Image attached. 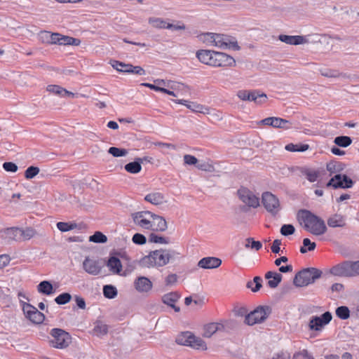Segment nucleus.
<instances>
[{
	"label": "nucleus",
	"mask_w": 359,
	"mask_h": 359,
	"mask_svg": "<svg viewBox=\"0 0 359 359\" xmlns=\"http://www.w3.org/2000/svg\"><path fill=\"white\" fill-rule=\"evenodd\" d=\"M346 168V165L340 161H332L327 163L326 169L330 175L335 174L327 183V187L337 189L351 188L354 184L353 181L346 175L340 174Z\"/></svg>",
	"instance_id": "1"
},
{
	"label": "nucleus",
	"mask_w": 359,
	"mask_h": 359,
	"mask_svg": "<svg viewBox=\"0 0 359 359\" xmlns=\"http://www.w3.org/2000/svg\"><path fill=\"white\" fill-rule=\"evenodd\" d=\"M298 219L304 228L315 236H321L327 231V226L323 219L307 210L299 211Z\"/></svg>",
	"instance_id": "2"
},
{
	"label": "nucleus",
	"mask_w": 359,
	"mask_h": 359,
	"mask_svg": "<svg viewBox=\"0 0 359 359\" xmlns=\"http://www.w3.org/2000/svg\"><path fill=\"white\" fill-rule=\"evenodd\" d=\"M176 251L172 250H157L151 252L139 261L142 267L150 268L153 266H163L178 255Z\"/></svg>",
	"instance_id": "3"
},
{
	"label": "nucleus",
	"mask_w": 359,
	"mask_h": 359,
	"mask_svg": "<svg viewBox=\"0 0 359 359\" xmlns=\"http://www.w3.org/2000/svg\"><path fill=\"white\" fill-rule=\"evenodd\" d=\"M322 271L316 268H309L298 272L294 278V284L297 287H304L313 283L320 278Z\"/></svg>",
	"instance_id": "4"
},
{
	"label": "nucleus",
	"mask_w": 359,
	"mask_h": 359,
	"mask_svg": "<svg viewBox=\"0 0 359 359\" xmlns=\"http://www.w3.org/2000/svg\"><path fill=\"white\" fill-rule=\"evenodd\" d=\"M176 342L183 346H189L196 349L206 350L207 346L205 341L200 337L194 336L189 332H185L178 335Z\"/></svg>",
	"instance_id": "5"
},
{
	"label": "nucleus",
	"mask_w": 359,
	"mask_h": 359,
	"mask_svg": "<svg viewBox=\"0 0 359 359\" xmlns=\"http://www.w3.org/2000/svg\"><path fill=\"white\" fill-rule=\"evenodd\" d=\"M52 339L50 345L56 348H64L71 343V336L68 332L60 328H53L50 331Z\"/></svg>",
	"instance_id": "6"
},
{
	"label": "nucleus",
	"mask_w": 359,
	"mask_h": 359,
	"mask_svg": "<svg viewBox=\"0 0 359 359\" xmlns=\"http://www.w3.org/2000/svg\"><path fill=\"white\" fill-rule=\"evenodd\" d=\"M271 313V309L267 306H259L245 316V323L249 325L264 322Z\"/></svg>",
	"instance_id": "7"
},
{
	"label": "nucleus",
	"mask_w": 359,
	"mask_h": 359,
	"mask_svg": "<svg viewBox=\"0 0 359 359\" xmlns=\"http://www.w3.org/2000/svg\"><path fill=\"white\" fill-rule=\"evenodd\" d=\"M237 96L241 100L254 102L257 104H263L267 100V96L265 93L257 90H241L238 91Z\"/></svg>",
	"instance_id": "8"
},
{
	"label": "nucleus",
	"mask_w": 359,
	"mask_h": 359,
	"mask_svg": "<svg viewBox=\"0 0 359 359\" xmlns=\"http://www.w3.org/2000/svg\"><path fill=\"white\" fill-rule=\"evenodd\" d=\"M262 202L266 210L272 215H276L280 210L279 199L271 192L262 194Z\"/></svg>",
	"instance_id": "9"
},
{
	"label": "nucleus",
	"mask_w": 359,
	"mask_h": 359,
	"mask_svg": "<svg viewBox=\"0 0 359 359\" xmlns=\"http://www.w3.org/2000/svg\"><path fill=\"white\" fill-rule=\"evenodd\" d=\"M22 304V311L30 321L36 324H40L43 323L45 319V316L37 310L34 306L27 304L20 300Z\"/></svg>",
	"instance_id": "10"
},
{
	"label": "nucleus",
	"mask_w": 359,
	"mask_h": 359,
	"mask_svg": "<svg viewBox=\"0 0 359 359\" xmlns=\"http://www.w3.org/2000/svg\"><path fill=\"white\" fill-rule=\"evenodd\" d=\"M134 224L144 229L150 230L151 212V211H139L131 215Z\"/></svg>",
	"instance_id": "11"
},
{
	"label": "nucleus",
	"mask_w": 359,
	"mask_h": 359,
	"mask_svg": "<svg viewBox=\"0 0 359 359\" xmlns=\"http://www.w3.org/2000/svg\"><path fill=\"white\" fill-rule=\"evenodd\" d=\"M214 43L213 46L222 48V49H233L238 50L240 46L235 40H231L228 36L215 33V37L213 39Z\"/></svg>",
	"instance_id": "12"
},
{
	"label": "nucleus",
	"mask_w": 359,
	"mask_h": 359,
	"mask_svg": "<svg viewBox=\"0 0 359 359\" xmlns=\"http://www.w3.org/2000/svg\"><path fill=\"white\" fill-rule=\"evenodd\" d=\"M332 314L329 311L325 312L321 316H312L309 324V329L316 331L320 330L332 320Z\"/></svg>",
	"instance_id": "13"
},
{
	"label": "nucleus",
	"mask_w": 359,
	"mask_h": 359,
	"mask_svg": "<svg viewBox=\"0 0 359 359\" xmlns=\"http://www.w3.org/2000/svg\"><path fill=\"white\" fill-rule=\"evenodd\" d=\"M351 262L346 261L332 266L330 273L335 276L353 277Z\"/></svg>",
	"instance_id": "14"
},
{
	"label": "nucleus",
	"mask_w": 359,
	"mask_h": 359,
	"mask_svg": "<svg viewBox=\"0 0 359 359\" xmlns=\"http://www.w3.org/2000/svg\"><path fill=\"white\" fill-rule=\"evenodd\" d=\"M214 60V67H234L236 66V60L234 58L229 55L216 51L215 57Z\"/></svg>",
	"instance_id": "15"
},
{
	"label": "nucleus",
	"mask_w": 359,
	"mask_h": 359,
	"mask_svg": "<svg viewBox=\"0 0 359 359\" xmlns=\"http://www.w3.org/2000/svg\"><path fill=\"white\" fill-rule=\"evenodd\" d=\"M83 270L90 275L97 276L102 270V265L97 259L87 257L83 262Z\"/></svg>",
	"instance_id": "16"
},
{
	"label": "nucleus",
	"mask_w": 359,
	"mask_h": 359,
	"mask_svg": "<svg viewBox=\"0 0 359 359\" xmlns=\"http://www.w3.org/2000/svg\"><path fill=\"white\" fill-rule=\"evenodd\" d=\"M309 35L307 36H290L286 34H280L278 39L288 45H301L311 43Z\"/></svg>",
	"instance_id": "17"
},
{
	"label": "nucleus",
	"mask_w": 359,
	"mask_h": 359,
	"mask_svg": "<svg viewBox=\"0 0 359 359\" xmlns=\"http://www.w3.org/2000/svg\"><path fill=\"white\" fill-rule=\"evenodd\" d=\"M240 199L250 207L257 208L259 205V198L248 189H240L238 191Z\"/></svg>",
	"instance_id": "18"
},
{
	"label": "nucleus",
	"mask_w": 359,
	"mask_h": 359,
	"mask_svg": "<svg viewBox=\"0 0 359 359\" xmlns=\"http://www.w3.org/2000/svg\"><path fill=\"white\" fill-rule=\"evenodd\" d=\"M150 230L157 232L165 231L168 229V223L165 219L158 215L154 214L151 212Z\"/></svg>",
	"instance_id": "19"
},
{
	"label": "nucleus",
	"mask_w": 359,
	"mask_h": 359,
	"mask_svg": "<svg viewBox=\"0 0 359 359\" xmlns=\"http://www.w3.org/2000/svg\"><path fill=\"white\" fill-rule=\"evenodd\" d=\"M226 322L210 323L204 325L203 336L206 338L211 337L217 332H222L225 329Z\"/></svg>",
	"instance_id": "20"
},
{
	"label": "nucleus",
	"mask_w": 359,
	"mask_h": 359,
	"mask_svg": "<svg viewBox=\"0 0 359 359\" xmlns=\"http://www.w3.org/2000/svg\"><path fill=\"white\" fill-rule=\"evenodd\" d=\"M260 123L276 128L289 129L291 127L289 121L278 117H268L262 119Z\"/></svg>",
	"instance_id": "21"
},
{
	"label": "nucleus",
	"mask_w": 359,
	"mask_h": 359,
	"mask_svg": "<svg viewBox=\"0 0 359 359\" xmlns=\"http://www.w3.org/2000/svg\"><path fill=\"white\" fill-rule=\"evenodd\" d=\"M0 236L2 239L9 243L11 241H20V228L11 227L1 230Z\"/></svg>",
	"instance_id": "22"
},
{
	"label": "nucleus",
	"mask_w": 359,
	"mask_h": 359,
	"mask_svg": "<svg viewBox=\"0 0 359 359\" xmlns=\"http://www.w3.org/2000/svg\"><path fill=\"white\" fill-rule=\"evenodd\" d=\"M215 53V50H199L196 52V57L203 64L213 67Z\"/></svg>",
	"instance_id": "23"
},
{
	"label": "nucleus",
	"mask_w": 359,
	"mask_h": 359,
	"mask_svg": "<svg viewBox=\"0 0 359 359\" xmlns=\"http://www.w3.org/2000/svg\"><path fill=\"white\" fill-rule=\"evenodd\" d=\"M222 264V260L217 257H206L198 262V266L205 269H217Z\"/></svg>",
	"instance_id": "24"
},
{
	"label": "nucleus",
	"mask_w": 359,
	"mask_h": 359,
	"mask_svg": "<svg viewBox=\"0 0 359 359\" xmlns=\"http://www.w3.org/2000/svg\"><path fill=\"white\" fill-rule=\"evenodd\" d=\"M135 288L140 292H147L152 288V283L144 276H140L134 281Z\"/></svg>",
	"instance_id": "25"
},
{
	"label": "nucleus",
	"mask_w": 359,
	"mask_h": 359,
	"mask_svg": "<svg viewBox=\"0 0 359 359\" xmlns=\"http://www.w3.org/2000/svg\"><path fill=\"white\" fill-rule=\"evenodd\" d=\"M175 103L181 104L185 105L188 109L191 110L194 112L202 113V114H208V108L206 107L198 104L194 102H189L185 100H173Z\"/></svg>",
	"instance_id": "26"
},
{
	"label": "nucleus",
	"mask_w": 359,
	"mask_h": 359,
	"mask_svg": "<svg viewBox=\"0 0 359 359\" xmlns=\"http://www.w3.org/2000/svg\"><path fill=\"white\" fill-rule=\"evenodd\" d=\"M180 295L177 292H170L162 297V301L164 304L172 308L175 312H179L180 309L175 305V303L180 299Z\"/></svg>",
	"instance_id": "27"
},
{
	"label": "nucleus",
	"mask_w": 359,
	"mask_h": 359,
	"mask_svg": "<svg viewBox=\"0 0 359 359\" xmlns=\"http://www.w3.org/2000/svg\"><path fill=\"white\" fill-rule=\"evenodd\" d=\"M144 200L154 205H161L167 203L165 196L160 192H152L145 196Z\"/></svg>",
	"instance_id": "28"
},
{
	"label": "nucleus",
	"mask_w": 359,
	"mask_h": 359,
	"mask_svg": "<svg viewBox=\"0 0 359 359\" xmlns=\"http://www.w3.org/2000/svg\"><path fill=\"white\" fill-rule=\"evenodd\" d=\"M149 24L156 29H168L172 28L173 25L166 22L161 18L151 17L148 19Z\"/></svg>",
	"instance_id": "29"
},
{
	"label": "nucleus",
	"mask_w": 359,
	"mask_h": 359,
	"mask_svg": "<svg viewBox=\"0 0 359 359\" xmlns=\"http://www.w3.org/2000/svg\"><path fill=\"white\" fill-rule=\"evenodd\" d=\"M327 225L332 228L344 227L346 226L345 217L340 214H334L327 219Z\"/></svg>",
	"instance_id": "30"
},
{
	"label": "nucleus",
	"mask_w": 359,
	"mask_h": 359,
	"mask_svg": "<svg viewBox=\"0 0 359 359\" xmlns=\"http://www.w3.org/2000/svg\"><path fill=\"white\" fill-rule=\"evenodd\" d=\"M46 90L53 94H55V95H59L61 97H65V96L74 97V93H73L70 91H68L65 88H64L58 85H48L46 88Z\"/></svg>",
	"instance_id": "31"
},
{
	"label": "nucleus",
	"mask_w": 359,
	"mask_h": 359,
	"mask_svg": "<svg viewBox=\"0 0 359 359\" xmlns=\"http://www.w3.org/2000/svg\"><path fill=\"white\" fill-rule=\"evenodd\" d=\"M107 266L109 271L114 274H120L122 271V264L120 259L116 257H111L107 263Z\"/></svg>",
	"instance_id": "32"
},
{
	"label": "nucleus",
	"mask_w": 359,
	"mask_h": 359,
	"mask_svg": "<svg viewBox=\"0 0 359 359\" xmlns=\"http://www.w3.org/2000/svg\"><path fill=\"white\" fill-rule=\"evenodd\" d=\"M265 278L269 279L268 285L271 288H276L278 284L281 282L282 275L277 272L268 271L265 274Z\"/></svg>",
	"instance_id": "33"
},
{
	"label": "nucleus",
	"mask_w": 359,
	"mask_h": 359,
	"mask_svg": "<svg viewBox=\"0 0 359 359\" xmlns=\"http://www.w3.org/2000/svg\"><path fill=\"white\" fill-rule=\"evenodd\" d=\"M39 293L50 295L53 293V287L50 282L48 280L41 281L37 286Z\"/></svg>",
	"instance_id": "34"
},
{
	"label": "nucleus",
	"mask_w": 359,
	"mask_h": 359,
	"mask_svg": "<svg viewBox=\"0 0 359 359\" xmlns=\"http://www.w3.org/2000/svg\"><path fill=\"white\" fill-rule=\"evenodd\" d=\"M124 168L129 173L137 174L141 171L142 165L136 158L135 161L128 163L125 165Z\"/></svg>",
	"instance_id": "35"
},
{
	"label": "nucleus",
	"mask_w": 359,
	"mask_h": 359,
	"mask_svg": "<svg viewBox=\"0 0 359 359\" xmlns=\"http://www.w3.org/2000/svg\"><path fill=\"white\" fill-rule=\"evenodd\" d=\"M80 43H81V41L78 39L61 34L60 40V46H67V45L79 46V45H80Z\"/></svg>",
	"instance_id": "36"
},
{
	"label": "nucleus",
	"mask_w": 359,
	"mask_h": 359,
	"mask_svg": "<svg viewBox=\"0 0 359 359\" xmlns=\"http://www.w3.org/2000/svg\"><path fill=\"white\" fill-rule=\"evenodd\" d=\"M108 332V326L102 322H97L93 328V333L101 337L105 335Z\"/></svg>",
	"instance_id": "37"
},
{
	"label": "nucleus",
	"mask_w": 359,
	"mask_h": 359,
	"mask_svg": "<svg viewBox=\"0 0 359 359\" xmlns=\"http://www.w3.org/2000/svg\"><path fill=\"white\" fill-rule=\"evenodd\" d=\"M167 87L171 90H173L175 93L179 91H188V86H185L184 83L175 82L173 81H169L167 84Z\"/></svg>",
	"instance_id": "38"
},
{
	"label": "nucleus",
	"mask_w": 359,
	"mask_h": 359,
	"mask_svg": "<svg viewBox=\"0 0 359 359\" xmlns=\"http://www.w3.org/2000/svg\"><path fill=\"white\" fill-rule=\"evenodd\" d=\"M262 279L259 276H255L252 281L247 283V287L250 288L253 292H256L262 287Z\"/></svg>",
	"instance_id": "39"
},
{
	"label": "nucleus",
	"mask_w": 359,
	"mask_h": 359,
	"mask_svg": "<svg viewBox=\"0 0 359 359\" xmlns=\"http://www.w3.org/2000/svg\"><path fill=\"white\" fill-rule=\"evenodd\" d=\"M20 241H27L36 235V231L32 228L20 229Z\"/></svg>",
	"instance_id": "40"
},
{
	"label": "nucleus",
	"mask_w": 359,
	"mask_h": 359,
	"mask_svg": "<svg viewBox=\"0 0 359 359\" xmlns=\"http://www.w3.org/2000/svg\"><path fill=\"white\" fill-rule=\"evenodd\" d=\"M110 63L114 69L123 73H128V70L130 68V64H126L117 60H113Z\"/></svg>",
	"instance_id": "41"
},
{
	"label": "nucleus",
	"mask_w": 359,
	"mask_h": 359,
	"mask_svg": "<svg viewBox=\"0 0 359 359\" xmlns=\"http://www.w3.org/2000/svg\"><path fill=\"white\" fill-rule=\"evenodd\" d=\"M309 148V144H294L292 143L288 144L285 146V149L289 151H306Z\"/></svg>",
	"instance_id": "42"
},
{
	"label": "nucleus",
	"mask_w": 359,
	"mask_h": 359,
	"mask_svg": "<svg viewBox=\"0 0 359 359\" xmlns=\"http://www.w3.org/2000/svg\"><path fill=\"white\" fill-rule=\"evenodd\" d=\"M337 316L341 320H346L350 317V311L347 306H341L335 311Z\"/></svg>",
	"instance_id": "43"
},
{
	"label": "nucleus",
	"mask_w": 359,
	"mask_h": 359,
	"mask_svg": "<svg viewBox=\"0 0 359 359\" xmlns=\"http://www.w3.org/2000/svg\"><path fill=\"white\" fill-rule=\"evenodd\" d=\"M334 142L339 147H346L352 143V140L348 136H338L334 138Z\"/></svg>",
	"instance_id": "44"
},
{
	"label": "nucleus",
	"mask_w": 359,
	"mask_h": 359,
	"mask_svg": "<svg viewBox=\"0 0 359 359\" xmlns=\"http://www.w3.org/2000/svg\"><path fill=\"white\" fill-rule=\"evenodd\" d=\"M107 241V236L100 231H96L93 235L89 237V241L96 243H104Z\"/></svg>",
	"instance_id": "45"
},
{
	"label": "nucleus",
	"mask_w": 359,
	"mask_h": 359,
	"mask_svg": "<svg viewBox=\"0 0 359 359\" xmlns=\"http://www.w3.org/2000/svg\"><path fill=\"white\" fill-rule=\"evenodd\" d=\"M149 241L151 243H161V244H168L170 243L168 238L158 236L154 233H151L149 235Z\"/></svg>",
	"instance_id": "46"
},
{
	"label": "nucleus",
	"mask_w": 359,
	"mask_h": 359,
	"mask_svg": "<svg viewBox=\"0 0 359 359\" xmlns=\"http://www.w3.org/2000/svg\"><path fill=\"white\" fill-rule=\"evenodd\" d=\"M199 39L203 43H206V45L210 46H213L214 41L213 39L215 37V33L206 32L201 34L199 35Z\"/></svg>",
	"instance_id": "47"
},
{
	"label": "nucleus",
	"mask_w": 359,
	"mask_h": 359,
	"mask_svg": "<svg viewBox=\"0 0 359 359\" xmlns=\"http://www.w3.org/2000/svg\"><path fill=\"white\" fill-rule=\"evenodd\" d=\"M245 242V247L246 248H251L255 250H259L262 247V244L261 242L256 241L252 238H246Z\"/></svg>",
	"instance_id": "48"
},
{
	"label": "nucleus",
	"mask_w": 359,
	"mask_h": 359,
	"mask_svg": "<svg viewBox=\"0 0 359 359\" xmlns=\"http://www.w3.org/2000/svg\"><path fill=\"white\" fill-rule=\"evenodd\" d=\"M103 293L105 297L112 299L116 296L117 290L113 285H107L104 286Z\"/></svg>",
	"instance_id": "49"
},
{
	"label": "nucleus",
	"mask_w": 359,
	"mask_h": 359,
	"mask_svg": "<svg viewBox=\"0 0 359 359\" xmlns=\"http://www.w3.org/2000/svg\"><path fill=\"white\" fill-rule=\"evenodd\" d=\"M109 154H111L114 157L126 156L128 151L126 149L118 148L111 147L108 150Z\"/></svg>",
	"instance_id": "50"
},
{
	"label": "nucleus",
	"mask_w": 359,
	"mask_h": 359,
	"mask_svg": "<svg viewBox=\"0 0 359 359\" xmlns=\"http://www.w3.org/2000/svg\"><path fill=\"white\" fill-rule=\"evenodd\" d=\"M77 226L76 223H68L60 222L57 223V229L62 232H67L76 229Z\"/></svg>",
	"instance_id": "51"
},
{
	"label": "nucleus",
	"mask_w": 359,
	"mask_h": 359,
	"mask_svg": "<svg viewBox=\"0 0 359 359\" xmlns=\"http://www.w3.org/2000/svg\"><path fill=\"white\" fill-rule=\"evenodd\" d=\"M302 174L305 175L306 178L311 182H314L317 180L319 173L318 172L310 169H304Z\"/></svg>",
	"instance_id": "52"
},
{
	"label": "nucleus",
	"mask_w": 359,
	"mask_h": 359,
	"mask_svg": "<svg viewBox=\"0 0 359 359\" xmlns=\"http://www.w3.org/2000/svg\"><path fill=\"white\" fill-rule=\"evenodd\" d=\"M72 299V295L69 293L64 292L59 294L55 299V302L59 304L62 305L67 304Z\"/></svg>",
	"instance_id": "53"
},
{
	"label": "nucleus",
	"mask_w": 359,
	"mask_h": 359,
	"mask_svg": "<svg viewBox=\"0 0 359 359\" xmlns=\"http://www.w3.org/2000/svg\"><path fill=\"white\" fill-rule=\"evenodd\" d=\"M304 247L300 248V252L302 253H306L308 250L312 251L316 248V243L314 242H311L309 238H304L303 240Z\"/></svg>",
	"instance_id": "54"
},
{
	"label": "nucleus",
	"mask_w": 359,
	"mask_h": 359,
	"mask_svg": "<svg viewBox=\"0 0 359 359\" xmlns=\"http://www.w3.org/2000/svg\"><path fill=\"white\" fill-rule=\"evenodd\" d=\"M295 229L292 224H283L280 228V233L283 236H287L294 233Z\"/></svg>",
	"instance_id": "55"
},
{
	"label": "nucleus",
	"mask_w": 359,
	"mask_h": 359,
	"mask_svg": "<svg viewBox=\"0 0 359 359\" xmlns=\"http://www.w3.org/2000/svg\"><path fill=\"white\" fill-rule=\"evenodd\" d=\"M39 172V168L34 166L29 167L25 172V176L27 179H32Z\"/></svg>",
	"instance_id": "56"
},
{
	"label": "nucleus",
	"mask_w": 359,
	"mask_h": 359,
	"mask_svg": "<svg viewBox=\"0 0 359 359\" xmlns=\"http://www.w3.org/2000/svg\"><path fill=\"white\" fill-rule=\"evenodd\" d=\"M320 74L322 76H325V77H329V78L339 77L342 75L341 74L339 73L337 71L332 70V69H321Z\"/></svg>",
	"instance_id": "57"
},
{
	"label": "nucleus",
	"mask_w": 359,
	"mask_h": 359,
	"mask_svg": "<svg viewBox=\"0 0 359 359\" xmlns=\"http://www.w3.org/2000/svg\"><path fill=\"white\" fill-rule=\"evenodd\" d=\"M130 68L128 70V73L134 74L140 76H144L146 74L145 70L140 66H133L130 64Z\"/></svg>",
	"instance_id": "58"
},
{
	"label": "nucleus",
	"mask_w": 359,
	"mask_h": 359,
	"mask_svg": "<svg viewBox=\"0 0 359 359\" xmlns=\"http://www.w3.org/2000/svg\"><path fill=\"white\" fill-rule=\"evenodd\" d=\"M132 241L135 244L143 245V244L146 243L147 238L143 234L137 233L133 235Z\"/></svg>",
	"instance_id": "59"
},
{
	"label": "nucleus",
	"mask_w": 359,
	"mask_h": 359,
	"mask_svg": "<svg viewBox=\"0 0 359 359\" xmlns=\"http://www.w3.org/2000/svg\"><path fill=\"white\" fill-rule=\"evenodd\" d=\"M4 169L7 172H15L18 170V166L12 162H5L3 164Z\"/></svg>",
	"instance_id": "60"
},
{
	"label": "nucleus",
	"mask_w": 359,
	"mask_h": 359,
	"mask_svg": "<svg viewBox=\"0 0 359 359\" xmlns=\"http://www.w3.org/2000/svg\"><path fill=\"white\" fill-rule=\"evenodd\" d=\"M52 33L47 31L41 32L39 36L42 42L46 43H50V39L52 36Z\"/></svg>",
	"instance_id": "61"
},
{
	"label": "nucleus",
	"mask_w": 359,
	"mask_h": 359,
	"mask_svg": "<svg viewBox=\"0 0 359 359\" xmlns=\"http://www.w3.org/2000/svg\"><path fill=\"white\" fill-rule=\"evenodd\" d=\"M184 161L187 165H196L198 162V159L195 156L189 154L184 156Z\"/></svg>",
	"instance_id": "62"
},
{
	"label": "nucleus",
	"mask_w": 359,
	"mask_h": 359,
	"mask_svg": "<svg viewBox=\"0 0 359 359\" xmlns=\"http://www.w3.org/2000/svg\"><path fill=\"white\" fill-rule=\"evenodd\" d=\"M280 245H281L280 240L276 239L275 241H273V244L271 248V251L276 254L279 253V252L280 250Z\"/></svg>",
	"instance_id": "63"
},
{
	"label": "nucleus",
	"mask_w": 359,
	"mask_h": 359,
	"mask_svg": "<svg viewBox=\"0 0 359 359\" xmlns=\"http://www.w3.org/2000/svg\"><path fill=\"white\" fill-rule=\"evenodd\" d=\"M272 359H290V355L287 352L280 351L275 353Z\"/></svg>",
	"instance_id": "64"
}]
</instances>
